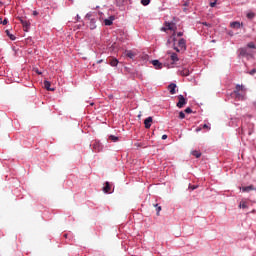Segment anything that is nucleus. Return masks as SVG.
I'll use <instances>...</instances> for the list:
<instances>
[{
  "label": "nucleus",
  "instance_id": "1",
  "mask_svg": "<svg viewBox=\"0 0 256 256\" xmlns=\"http://www.w3.org/2000/svg\"><path fill=\"white\" fill-rule=\"evenodd\" d=\"M231 97L236 101H243L245 99V86L236 85L235 90L231 93Z\"/></svg>",
  "mask_w": 256,
  "mask_h": 256
},
{
  "label": "nucleus",
  "instance_id": "2",
  "mask_svg": "<svg viewBox=\"0 0 256 256\" xmlns=\"http://www.w3.org/2000/svg\"><path fill=\"white\" fill-rule=\"evenodd\" d=\"M249 49H255V43L249 42V43L247 44V47H246V48L240 49V55H241L242 57H246V56L253 57V54H251V51H250Z\"/></svg>",
  "mask_w": 256,
  "mask_h": 256
},
{
  "label": "nucleus",
  "instance_id": "3",
  "mask_svg": "<svg viewBox=\"0 0 256 256\" xmlns=\"http://www.w3.org/2000/svg\"><path fill=\"white\" fill-rule=\"evenodd\" d=\"M177 29V26H175V23L172 22H165V27L161 28V31H174L172 34L173 41H177V38H175V31Z\"/></svg>",
  "mask_w": 256,
  "mask_h": 256
},
{
  "label": "nucleus",
  "instance_id": "4",
  "mask_svg": "<svg viewBox=\"0 0 256 256\" xmlns=\"http://www.w3.org/2000/svg\"><path fill=\"white\" fill-rule=\"evenodd\" d=\"M86 19H88L89 22V29L93 30V29H97V16L93 15V14H87L86 15Z\"/></svg>",
  "mask_w": 256,
  "mask_h": 256
},
{
  "label": "nucleus",
  "instance_id": "5",
  "mask_svg": "<svg viewBox=\"0 0 256 256\" xmlns=\"http://www.w3.org/2000/svg\"><path fill=\"white\" fill-rule=\"evenodd\" d=\"M187 49V41L185 39L181 38L178 41V47L174 46V51L177 53H181V51H185Z\"/></svg>",
  "mask_w": 256,
  "mask_h": 256
},
{
  "label": "nucleus",
  "instance_id": "6",
  "mask_svg": "<svg viewBox=\"0 0 256 256\" xmlns=\"http://www.w3.org/2000/svg\"><path fill=\"white\" fill-rule=\"evenodd\" d=\"M185 105H187V100L185 99V97L183 95H179L178 96V103L176 104V106L179 109H183V107H185Z\"/></svg>",
  "mask_w": 256,
  "mask_h": 256
},
{
  "label": "nucleus",
  "instance_id": "7",
  "mask_svg": "<svg viewBox=\"0 0 256 256\" xmlns=\"http://www.w3.org/2000/svg\"><path fill=\"white\" fill-rule=\"evenodd\" d=\"M20 20V23H22L24 31H29V27H31V23L27 20H24L23 18H18Z\"/></svg>",
  "mask_w": 256,
  "mask_h": 256
},
{
  "label": "nucleus",
  "instance_id": "8",
  "mask_svg": "<svg viewBox=\"0 0 256 256\" xmlns=\"http://www.w3.org/2000/svg\"><path fill=\"white\" fill-rule=\"evenodd\" d=\"M179 73L182 77H189L191 70H189V68H183L182 70H179Z\"/></svg>",
  "mask_w": 256,
  "mask_h": 256
},
{
  "label": "nucleus",
  "instance_id": "9",
  "mask_svg": "<svg viewBox=\"0 0 256 256\" xmlns=\"http://www.w3.org/2000/svg\"><path fill=\"white\" fill-rule=\"evenodd\" d=\"M175 89H177V84L175 83H171L168 86V91L170 92L171 95H175L177 92L175 91Z\"/></svg>",
  "mask_w": 256,
  "mask_h": 256
},
{
  "label": "nucleus",
  "instance_id": "10",
  "mask_svg": "<svg viewBox=\"0 0 256 256\" xmlns=\"http://www.w3.org/2000/svg\"><path fill=\"white\" fill-rule=\"evenodd\" d=\"M151 123H153V118L148 117L144 120V125L146 129H151Z\"/></svg>",
  "mask_w": 256,
  "mask_h": 256
},
{
  "label": "nucleus",
  "instance_id": "11",
  "mask_svg": "<svg viewBox=\"0 0 256 256\" xmlns=\"http://www.w3.org/2000/svg\"><path fill=\"white\" fill-rule=\"evenodd\" d=\"M241 189H242V193H250V191H255V186L253 185L244 186Z\"/></svg>",
  "mask_w": 256,
  "mask_h": 256
},
{
  "label": "nucleus",
  "instance_id": "12",
  "mask_svg": "<svg viewBox=\"0 0 256 256\" xmlns=\"http://www.w3.org/2000/svg\"><path fill=\"white\" fill-rule=\"evenodd\" d=\"M113 21H115V16H110L109 19L104 20V24L109 27L113 25Z\"/></svg>",
  "mask_w": 256,
  "mask_h": 256
},
{
  "label": "nucleus",
  "instance_id": "13",
  "mask_svg": "<svg viewBox=\"0 0 256 256\" xmlns=\"http://www.w3.org/2000/svg\"><path fill=\"white\" fill-rule=\"evenodd\" d=\"M242 26H243V24L239 23L238 21L230 23V27L232 29H241Z\"/></svg>",
  "mask_w": 256,
  "mask_h": 256
},
{
  "label": "nucleus",
  "instance_id": "14",
  "mask_svg": "<svg viewBox=\"0 0 256 256\" xmlns=\"http://www.w3.org/2000/svg\"><path fill=\"white\" fill-rule=\"evenodd\" d=\"M44 88L47 90V91H55V88L54 87H51V82L45 80L44 81Z\"/></svg>",
  "mask_w": 256,
  "mask_h": 256
},
{
  "label": "nucleus",
  "instance_id": "15",
  "mask_svg": "<svg viewBox=\"0 0 256 256\" xmlns=\"http://www.w3.org/2000/svg\"><path fill=\"white\" fill-rule=\"evenodd\" d=\"M152 65L155 67V69H163V64L159 62V60H153Z\"/></svg>",
  "mask_w": 256,
  "mask_h": 256
},
{
  "label": "nucleus",
  "instance_id": "16",
  "mask_svg": "<svg viewBox=\"0 0 256 256\" xmlns=\"http://www.w3.org/2000/svg\"><path fill=\"white\" fill-rule=\"evenodd\" d=\"M101 149H102L101 143H99V142H94L93 143V150L94 151L99 152V151H101Z\"/></svg>",
  "mask_w": 256,
  "mask_h": 256
},
{
  "label": "nucleus",
  "instance_id": "17",
  "mask_svg": "<svg viewBox=\"0 0 256 256\" xmlns=\"http://www.w3.org/2000/svg\"><path fill=\"white\" fill-rule=\"evenodd\" d=\"M104 193H111V184L109 182L105 183V187H103Z\"/></svg>",
  "mask_w": 256,
  "mask_h": 256
},
{
  "label": "nucleus",
  "instance_id": "18",
  "mask_svg": "<svg viewBox=\"0 0 256 256\" xmlns=\"http://www.w3.org/2000/svg\"><path fill=\"white\" fill-rule=\"evenodd\" d=\"M110 65L111 67H117V65H119V60H117V58H111Z\"/></svg>",
  "mask_w": 256,
  "mask_h": 256
},
{
  "label": "nucleus",
  "instance_id": "19",
  "mask_svg": "<svg viewBox=\"0 0 256 256\" xmlns=\"http://www.w3.org/2000/svg\"><path fill=\"white\" fill-rule=\"evenodd\" d=\"M170 59H171L172 63H177V61H179V56H177L176 53H172L170 56Z\"/></svg>",
  "mask_w": 256,
  "mask_h": 256
},
{
  "label": "nucleus",
  "instance_id": "20",
  "mask_svg": "<svg viewBox=\"0 0 256 256\" xmlns=\"http://www.w3.org/2000/svg\"><path fill=\"white\" fill-rule=\"evenodd\" d=\"M126 57H129V59H133V57H135V53H133V51L129 50L126 51Z\"/></svg>",
  "mask_w": 256,
  "mask_h": 256
},
{
  "label": "nucleus",
  "instance_id": "21",
  "mask_svg": "<svg viewBox=\"0 0 256 256\" xmlns=\"http://www.w3.org/2000/svg\"><path fill=\"white\" fill-rule=\"evenodd\" d=\"M192 155H193L194 157H196V159H199V157H201V152L195 150V151L192 152Z\"/></svg>",
  "mask_w": 256,
  "mask_h": 256
},
{
  "label": "nucleus",
  "instance_id": "22",
  "mask_svg": "<svg viewBox=\"0 0 256 256\" xmlns=\"http://www.w3.org/2000/svg\"><path fill=\"white\" fill-rule=\"evenodd\" d=\"M6 35L11 39V41H15V35L11 34L9 30H6Z\"/></svg>",
  "mask_w": 256,
  "mask_h": 256
},
{
  "label": "nucleus",
  "instance_id": "23",
  "mask_svg": "<svg viewBox=\"0 0 256 256\" xmlns=\"http://www.w3.org/2000/svg\"><path fill=\"white\" fill-rule=\"evenodd\" d=\"M149 3H151V0H141V4H142L144 7H147V5H149Z\"/></svg>",
  "mask_w": 256,
  "mask_h": 256
},
{
  "label": "nucleus",
  "instance_id": "24",
  "mask_svg": "<svg viewBox=\"0 0 256 256\" xmlns=\"http://www.w3.org/2000/svg\"><path fill=\"white\" fill-rule=\"evenodd\" d=\"M247 19H255V13L249 12V13L247 14Z\"/></svg>",
  "mask_w": 256,
  "mask_h": 256
},
{
  "label": "nucleus",
  "instance_id": "25",
  "mask_svg": "<svg viewBox=\"0 0 256 256\" xmlns=\"http://www.w3.org/2000/svg\"><path fill=\"white\" fill-rule=\"evenodd\" d=\"M240 209H247V203L246 202H240V205H239Z\"/></svg>",
  "mask_w": 256,
  "mask_h": 256
},
{
  "label": "nucleus",
  "instance_id": "26",
  "mask_svg": "<svg viewBox=\"0 0 256 256\" xmlns=\"http://www.w3.org/2000/svg\"><path fill=\"white\" fill-rule=\"evenodd\" d=\"M154 207H156V214L159 215V213H161V206H159V204H154Z\"/></svg>",
  "mask_w": 256,
  "mask_h": 256
},
{
  "label": "nucleus",
  "instance_id": "27",
  "mask_svg": "<svg viewBox=\"0 0 256 256\" xmlns=\"http://www.w3.org/2000/svg\"><path fill=\"white\" fill-rule=\"evenodd\" d=\"M109 139H111V141H119V138L118 137H116V136H113V135H111L110 137H109Z\"/></svg>",
  "mask_w": 256,
  "mask_h": 256
},
{
  "label": "nucleus",
  "instance_id": "28",
  "mask_svg": "<svg viewBox=\"0 0 256 256\" xmlns=\"http://www.w3.org/2000/svg\"><path fill=\"white\" fill-rule=\"evenodd\" d=\"M179 118H180V119H185V112L181 111V112L179 113Z\"/></svg>",
  "mask_w": 256,
  "mask_h": 256
},
{
  "label": "nucleus",
  "instance_id": "29",
  "mask_svg": "<svg viewBox=\"0 0 256 256\" xmlns=\"http://www.w3.org/2000/svg\"><path fill=\"white\" fill-rule=\"evenodd\" d=\"M197 185H189V189H191V191H195V189H197Z\"/></svg>",
  "mask_w": 256,
  "mask_h": 256
},
{
  "label": "nucleus",
  "instance_id": "30",
  "mask_svg": "<svg viewBox=\"0 0 256 256\" xmlns=\"http://www.w3.org/2000/svg\"><path fill=\"white\" fill-rule=\"evenodd\" d=\"M184 112L189 114V113H193V110L190 107H188L184 110Z\"/></svg>",
  "mask_w": 256,
  "mask_h": 256
},
{
  "label": "nucleus",
  "instance_id": "31",
  "mask_svg": "<svg viewBox=\"0 0 256 256\" xmlns=\"http://www.w3.org/2000/svg\"><path fill=\"white\" fill-rule=\"evenodd\" d=\"M202 129H208V131H209V130H211V127H209V125H207V124H204L202 126Z\"/></svg>",
  "mask_w": 256,
  "mask_h": 256
},
{
  "label": "nucleus",
  "instance_id": "32",
  "mask_svg": "<svg viewBox=\"0 0 256 256\" xmlns=\"http://www.w3.org/2000/svg\"><path fill=\"white\" fill-rule=\"evenodd\" d=\"M255 73H256V69L254 68V69H252V70L249 72V75H255Z\"/></svg>",
  "mask_w": 256,
  "mask_h": 256
},
{
  "label": "nucleus",
  "instance_id": "33",
  "mask_svg": "<svg viewBox=\"0 0 256 256\" xmlns=\"http://www.w3.org/2000/svg\"><path fill=\"white\" fill-rule=\"evenodd\" d=\"M217 5V1L211 2L210 7H215Z\"/></svg>",
  "mask_w": 256,
  "mask_h": 256
},
{
  "label": "nucleus",
  "instance_id": "34",
  "mask_svg": "<svg viewBox=\"0 0 256 256\" xmlns=\"http://www.w3.org/2000/svg\"><path fill=\"white\" fill-rule=\"evenodd\" d=\"M0 23H2V25H7V19H4L3 21L0 19Z\"/></svg>",
  "mask_w": 256,
  "mask_h": 256
},
{
  "label": "nucleus",
  "instance_id": "35",
  "mask_svg": "<svg viewBox=\"0 0 256 256\" xmlns=\"http://www.w3.org/2000/svg\"><path fill=\"white\" fill-rule=\"evenodd\" d=\"M177 37H183V32H178Z\"/></svg>",
  "mask_w": 256,
  "mask_h": 256
},
{
  "label": "nucleus",
  "instance_id": "36",
  "mask_svg": "<svg viewBox=\"0 0 256 256\" xmlns=\"http://www.w3.org/2000/svg\"><path fill=\"white\" fill-rule=\"evenodd\" d=\"M203 25H205L206 27H211V24H208L207 22H204Z\"/></svg>",
  "mask_w": 256,
  "mask_h": 256
},
{
  "label": "nucleus",
  "instance_id": "37",
  "mask_svg": "<svg viewBox=\"0 0 256 256\" xmlns=\"http://www.w3.org/2000/svg\"><path fill=\"white\" fill-rule=\"evenodd\" d=\"M162 139L163 141H165V139H167V135L166 134L162 135Z\"/></svg>",
  "mask_w": 256,
  "mask_h": 256
},
{
  "label": "nucleus",
  "instance_id": "38",
  "mask_svg": "<svg viewBox=\"0 0 256 256\" xmlns=\"http://www.w3.org/2000/svg\"><path fill=\"white\" fill-rule=\"evenodd\" d=\"M33 15H34V16L39 15V12L33 11Z\"/></svg>",
  "mask_w": 256,
  "mask_h": 256
},
{
  "label": "nucleus",
  "instance_id": "39",
  "mask_svg": "<svg viewBox=\"0 0 256 256\" xmlns=\"http://www.w3.org/2000/svg\"><path fill=\"white\" fill-rule=\"evenodd\" d=\"M201 131V127L196 128V133H199Z\"/></svg>",
  "mask_w": 256,
  "mask_h": 256
},
{
  "label": "nucleus",
  "instance_id": "40",
  "mask_svg": "<svg viewBox=\"0 0 256 256\" xmlns=\"http://www.w3.org/2000/svg\"><path fill=\"white\" fill-rule=\"evenodd\" d=\"M97 63H103V60H99V61H97Z\"/></svg>",
  "mask_w": 256,
  "mask_h": 256
},
{
  "label": "nucleus",
  "instance_id": "41",
  "mask_svg": "<svg viewBox=\"0 0 256 256\" xmlns=\"http://www.w3.org/2000/svg\"><path fill=\"white\" fill-rule=\"evenodd\" d=\"M229 35H233V33H232V32H230V33H229Z\"/></svg>",
  "mask_w": 256,
  "mask_h": 256
},
{
  "label": "nucleus",
  "instance_id": "42",
  "mask_svg": "<svg viewBox=\"0 0 256 256\" xmlns=\"http://www.w3.org/2000/svg\"><path fill=\"white\" fill-rule=\"evenodd\" d=\"M38 75H41V72L38 71Z\"/></svg>",
  "mask_w": 256,
  "mask_h": 256
},
{
  "label": "nucleus",
  "instance_id": "43",
  "mask_svg": "<svg viewBox=\"0 0 256 256\" xmlns=\"http://www.w3.org/2000/svg\"><path fill=\"white\" fill-rule=\"evenodd\" d=\"M38 75H41V72L38 71Z\"/></svg>",
  "mask_w": 256,
  "mask_h": 256
},
{
  "label": "nucleus",
  "instance_id": "44",
  "mask_svg": "<svg viewBox=\"0 0 256 256\" xmlns=\"http://www.w3.org/2000/svg\"><path fill=\"white\" fill-rule=\"evenodd\" d=\"M64 237H67V234H65Z\"/></svg>",
  "mask_w": 256,
  "mask_h": 256
},
{
  "label": "nucleus",
  "instance_id": "45",
  "mask_svg": "<svg viewBox=\"0 0 256 256\" xmlns=\"http://www.w3.org/2000/svg\"><path fill=\"white\" fill-rule=\"evenodd\" d=\"M138 117H141V115H138Z\"/></svg>",
  "mask_w": 256,
  "mask_h": 256
},
{
  "label": "nucleus",
  "instance_id": "46",
  "mask_svg": "<svg viewBox=\"0 0 256 256\" xmlns=\"http://www.w3.org/2000/svg\"><path fill=\"white\" fill-rule=\"evenodd\" d=\"M214 1H217V0H214Z\"/></svg>",
  "mask_w": 256,
  "mask_h": 256
}]
</instances>
